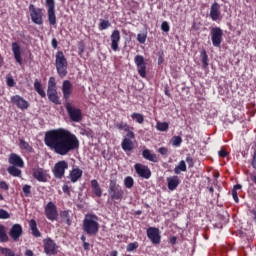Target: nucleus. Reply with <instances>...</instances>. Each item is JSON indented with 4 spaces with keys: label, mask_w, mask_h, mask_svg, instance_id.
I'll return each instance as SVG.
<instances>
[{
    "label": "nucleus",
    "mask_w": 256,
    "mask_h": 256,
    "mask_svg": "<svg viewBox=\"0 0 256 256\" xmlns=\"http://www.w3.org/2000/svg\"><path fill=\"white\" fill-rule=\"evenodd\" d=\"M46 147L57 155H69L71 151L79 149V138L65 128L47 131L44 136Z\"/></svg>",
    "instance_id": "1"
},
{
    "label": "nucleus",
    "mask_w": 256,
    "mask_h": 256,
    "mask_svg": "<svg viewBox=\"0 0 256 256\" xmlns=\"http://www.w3.org/2000/svg\"><path fill=\"white\" fill-rule=\"evenodd\" d=\"M83 231L94 237L99 233V217L95 214H86L83 220Z\"/></svg>",
    "instance_id": "2"
},
{
    "label": "nucleus",
    "mask_w": 256,
    "mask_h": 256,
    "mask_svg": "<svg viewBox=\"0 0 256 256\" xmlns=\"http://www.w3.org/2000/svg\"><path fill=\"white\" fill-rule=\"evenodd\" d=\"M69 66V63L67 62V58L65 57V54L63 51L56 52L55 55V67L56 71L58 73V76L61 77V79L67 77V67Z\"/></svg>",
    "instance_id": "3"
},
{
    "label": "nucleus",
    "mask_w": 256,
    "mask_h": 256,
    "mask_svg": "<svg viewBox=\"0 0 256 256\" xmlns=\"http://www.w3.org/2000/svg\"><path fill=\"white\" fill-rule=\"evenodd\" d=\"M108 194L111 201H123L125 197V190L117 183V179H110Z\"/></svg>",
    "instance_id": "4"
},
{
    "label": "nucleus",
    "mask_w": 256,
    "mask_h": 256,
    "mask_svg": "<svg viewBox=\"0 0 256 256\" xmlns=\"http://www.w3.org/2000/svg\"><path fill=\"white\" fill-rule=\"evenodd\" d=\"M47 97L51 103H54V105H61L59 93L57 92V80L53 76L48 80Z\"/></svg>",
    "instance_id": "5"
},
{
    "label": "nucleus",
    "mask_w": 256,
    "mask_h": 256,
    "mask_svg": "<svg viewBox=\"0 0 256 256\" xmlns=\"http://www.w3.org/2000/svg\"><path fill=\"white\" fill-rule=\"evenodd\" d=\"M65 109L71 121L74 123H80V121H83V112L80 108L73 106L71 102H66Z\"/></svg>",
    "instance_id": "6"
},
{
    "label": "nucleus",
    "mask_w": 256,
    "mask_h": 256,
    "mask_svg": "<svg viewBox=\"0 0 256 256\" xmlns=\"http://www.w3.org/2000/svg\"><path fill=\"white\" fill-rule=\"evenodd\" d=\"M43 8H36L34 4L29 5L30 18L35 25H43Z\"/></svg>",
    "instance_id": "7"
},
{
    "label": "nucleus",
    "mask_w": 256,
    "mask_h": 256,
    "mask_svg": "<svg viewBox=\"0 0 256 256\" xmlns=\"http://www.w3.org/2000/svg\"><path fill=\"white\" fill-rule=\"evenodd\" d=\"M48 23L51 27H57V15L55 14V0H46Z\"/></svg>",
    "instance_id": "8"
},
{
    "label": "nucleus",
    "mask_w": 256,
    "mask_h": 256,
    "mask_svg": "<svg viewBox=\"0 0 256 256\" xmlns=\"http://www.w3.org/2000/svg\"><path fill=\"white\" fill-rule=\"evenodd\" d=\"M69 169V163L65 160L58 161L52 170L55 179H63L65 177V171Z\"/></svg>",
    "instance_id": "9"
},
{
    "label": "nucleus",
    "mask_w": 256,
    "mask_h": 256,
    "mask_svg": "<svg viewBox=\"0 0 256 256\" xmlns=\"http://www.w3.org/2000/svg\"><path fill=\"white\" fill-rule=\"evenodd\" d=\"M210 37L213 47H221V43H223V29L213 27L210 30Z\"/></svg>",
    "instance_id": "10"
},
{
    "label": "nucleus",
    "mask_w": 256,
    "mask_h": 256,
    "mask_svg": "<svg viewBox=\"0 0 256 256\" xmlns=\"http://www.w3.org/2000/svg\"><path fill=\"white\" fill-rule=\"evenodd\" d=\"M44 253L47 255H57L59 253V246L55 240L46 238L43 240Z\"/></svg>",
    "instance_id": "11"
},
{
    "label": "nucleus",
    "mask_w": 256,
    "mask_h": 256,
    "mask_svg": "<svg viewBox=\"0 0 256 256\" xmlns=\"http://www.w3.org/2000/svg\"><path fill=\"white\" fill-rule=\"evenodd\" d=\"M135 65L137 67L138 74L140 77L145 79L147 77V63L142 55H136L134 58Z\"/></svg>",
    "instance_id": "12"
},
{
    "label": "nucleus",
    "mask_w": 256,
    "mask_h": 256,
    "mask_svg": "<svg viewBox=\"0 0 256 256\" xmlns=\"http://www.w3.org/2000/svg\"><path fill=\"white\" fill-rule=\"evenodd\" d=\"M146 235L148 239L153 243V245H159L161 243V231L157 227H149L146 230Z\"/></svg>",
    "instance_id": "13"
},
{
    "label": "nucleus",
    "mask_w": 256,
    "mask_h": 256,
    "mask_svg": "<svg viewBox=\"0 0 256 256\" xmlns=\"http://www.w3.org/2000/svg\"><path fill=\"white\" fill-rule=\"evenodd\" d=\"M45 216L49 221H56L57 217H59V213L57 212V205H55V203H47L45 207Z\"/></svg>",
    "instance_id": "14"
},
{
    "label": "nucleus",
    "mask_w": 256,
    "mask_h": 256,
    "mask_svg": "<svg viewBox=\"0 0 256 256\" xmlns=\"http://www.w3.org/2000/svg\"><path fill=\"white\" fill-rule=\"evenodd\" d=\"M134 169L138 176H140L142 179H151V169H149V166L143 165L141 163H136L134 165Z\"/></svg>",
    "instance_id": "15"
},
{
    "label": "nucleus",
    "mask_w": 256,
    "mask_h": 256,
    "mask_svg": "<svg viewBox=\"0 0 256 256\" xmlns=\"http://www.w3.org/2000/svg\"><path fill=\"white\" fill-rule=\"evenodd\" d=\"M12 105H15L21 111L29 109V102L19 95H14L10 98Z\"/></svg>",
    "instance_id": "16"
},
{
    "label": "nucleus",
    "mask_w": 256,
    "mask_h": 256,
    "mask_svg": "<svg viewBox=\"0 0 256 256\" xmlns=\"http://www.w3.org/2000/svg\"><path fill=\"white\" fill-rule=\"evenodd\" d=\"M114 127L115 129H118V131H124L130 139H135V132L131 130V127L127 122H116L114 123Z\"/></svg>",
    "instance_id": "17"
},
{
    "label": "nucleus",
    "mask_w": 256,
    "mask_h": 256,
    "mask_svg": "<svg viewBox=\"0 0 256 256\" xmlns=\"http://www.w3.org/2000/svg\"><path fill=\"white\" fill-rule=\"evenodd\" d=\"M62 93L64 101H69L71 95H73V84L69 80H64L62 82Z\"/></svg>",
    "instance_id": "18"
},
{
    "label": "nucleus",
    "mask_w": 256,
    "mask_h": 256,
    "mask_svg": "<svg viewBox=\"0 0 256 256\" xmlns=\"http://www.w3.org/2000/svg\"><path fill=\"white\" fill-rule=\"evenodd\" d=\"M111 49L112 51H119V42L121 41V32L119 30H114L110 35Z\"/></svg>",
    "instance_id": "19"
},
{
    "label": "nucleus",
    "mask_w": 256,
    "mask_h": 256,
    "mask_svg": "<svg viewBox=\"0 0 256 256\" xmlns=\"http://www.w3.org/2000/svg\"><path fill=\"white\" fill-rule=\"evenodd\" d=\"M8 163H10L12 167H19L20 169H23V167H25V162L23 161V158L15 153L10 154L8 158Z\"/></svg>",
    "instance_id": "20"
},
{
    "label": "nucleus",
    "mask_w": 256,
    "mask_h": 256,
    "mask_svg": "<svg viewBox=\"0 0 256 256\" xmlns=\"http://www.w3.org/2000/svg\"><path fill=\"white\" fill-rule=\"evenodd\" d=\"M21 235H23V226H21V224L12 225L9 231V236L11 237V239L14 241H19Z\"/></svg>",
    "instance_id": "21"
},
{
    "label": "nucleus",
    "mask_w": 256,
    "mask_h": 256,
    "mask_svg": "<svg viewBox=\"0 0 256 256\" xmlns=\"http://www.w3.org/2000/svg\"><path fill=\"white\" fill-rule=\"evenodd\" d=\"M219 17H221V5L214 2L210 8V18L212 21H219Z\"/></svg>",
    "instance_id": "22"
},
{
    "label": "nucleus",
    "mask_w": 256,
    "mask_h": 256,
    "mask_svg": "<svg viewBox=\"0 0 256 256\" xmlns=\"http://www.w3.org/2000/svg\"><path fill=\"white\" fill-rule=\"evenodd\" d=\"M12 53L18 65H23V58L21 57V46L17 42L12 43Z\"/></svg>",
    "instance_id": "23"
},
{
    "label": "nucleus",
    "mask_w": 256,
    "mask_h": 256,
    "mask_svg": "<svg viewBox=\"0 0 256 256\" xmlns=\"http://www.w3.org/2000/svg\"><path fill=\"white\" fill-rule=\"evenodd\" d=\"M33 177L40 183H47V173L43 168H37L33 170Z\"/></svg>",
    "instance_id": "24"
},
{
    "label": "nucleus",
    "mask_w": 256,
    "mask_h": 256,
    "mask_svg": "<svg viewBox=\"0 0 256 256\" xmlns=\"http://www.w3.org/2000/svg\"><path fill=\"white\" fill-rule=\"evenodd\" d=\"M181 180H179V176L174 175L172 177L167 178V187L169 191H175L179 187Z\"/></svg>",
    "instance_id": "25"
},
{
    "label": "nucleus",
    "mask_w": 256,
    "mask_h": 256,
    "mask_svg": "<svg viewBox=\"0 0 256 256\" xmlns=\"http://www.w3.org/2000/svg\"><path fill=\"white\" fill-rule=\"evenodd\" d=\"M142 157L146 161H150L151 163H159V157H157V154L153 153L149 149H144L142 151Z\"/></svg>",
    "instance_id": "26"
},
{
    "label": "nucleus",
    "mask_w": 256,
    "mask_h": 256,
    "mask_svg": "<svg viewBox=\"0 0 256 256\" xmlns=\"http://www.w3.org/2000/svg\"><path fill=\"white\" fill-rule=\"evenodd\" d=\"M132 139L133 138L128 137L126 134V136L123 138L121 143V147L123 151L127 152V151H133V149H135V144L133 143Z\"/></svg>",
    "instance_id": "27"
},
{
    "label": "nucleus",
    "mask_w": 256,
    "mask_h": 256,
    "mask_svg": "<svg viewBox=\"0 0 256 256\" xmlns=\"http://www.w3.org/2000/svg\"><path fill=\"white\" fill-rule=\"evenodd\" d=\"M83 177V170L80 168H73L69 173V179L71 183H77L79 179Z\"/></svg>",
    "instance_id": "28"
},
{
    "label": "nucleus",
    "mask_w": 256,
    "mask_h": 256,
    "mask_svg": "<svg viewBox=\"0 0 256 256\" xmlns=\"http://www.w3.org/2000/svg\"><path fill=\"white\" fill-rule=\"evenodd\" d=\"M91 188L96 197H101L103 195V190L101 189V186L97 180H91Z\"/></svg>",
    "instance_id": "29"
},
{
    "label": "nucleus",
    "mask_w": 256,
    "mask_h": 256,
    "mask_svg": "<svg viewBox=\"0 0 256 256\" xmlns=\"http://www.w3.org/2000/svg\"><path fill=\"white\" fill-rule=\"evenodd\" d=\"M34 90L36 91V93H38V95L42 97V99H45V97H47V94L43 89V84H41V81H39V79L34 80Z\"/></svg>",
    "instance_id": "30"
},
{
    "label": "nucleus",
    "mask_w": 256,
    "mask_h": 256,
    "mask_svg": "<svg viewBox=\"0 0 256 256\" xmlns=\"http://www.w3.org/2000/svg\"><path fill=\"white\" fill-rule=\"evenodd\" d=\"M29 227L34 237H41V232L39 231V228H37V221H35V219L29 221Z\"/></svg>",
    "instance_id": "31"
},
{
    "label": "nucleus",
    "mask_w": 256,
    "mask_h": 256,
    "mask_svg": "<svg viewBox=\"0 0 256 256\" xmlns=\"http://www.w3.org/2000/svg\"><path fill=\"white\" fill-rule=\"evenodd\" d=\"M187 171V164L184 160H181L178 165L174 168L175 175H181L182 173H185Z\"/></svg>",
    "instance_id": "32"
},
{
    "label": "nucleus",
    "mask_w": 256,
    "mask_h": 256,
    "mask_svg": "<svg viewBox=\"0 0 256 256\" xmlns=\"http://www.w3.org/2000/svg\"><path fill=\"white\" fill-rule=\"evenodd\" d=\"M0 243H9V235L4 225L0 224Z\"/></svg>",
    "instance_id": "33"
},
{
    "label": "nucleus",
    "mask_w": 256,
    "mask_h": 256,
    "mask_svg": "<svg viewBox=\"0 0 256 256\" xmlns=\"http://www.w3.org/2000/svg\"><path fill=\"white\" fill-rule=\"evenodd\" d=\"M200 59L202 61L203 69H207V67H209V56L207 55V51H205V50L201 51Z\"/></svg>",
    "instance_id": "34"
},
{
    "label": "nucleus",
    "mask_w": 256,
    "mask_h": 256,
    "mask_svg": "<svg viewBox=\"0 0 256 256\" xmlns=\"http://www.w3.org/2000/svg\"><path fill=\"white\" fill-rule=\"evenodd\" d=\"M7 171L12 177H21V169L17 168V166H9Z\"/></svg>",
    "instance_id": "35"
},
{
    "label": "nucleus",
    "mask_w": 256,
    "mask_h": 256,
    "mask_svg": "<svg viewBox=\"0 0 256 256\" xmlns=\"http://www.w3.org/2000/svg\"><path fill=\"white\" fill-rule=\"evenodd\" d=\"M19 147L20 149H22L23 151H28V153H31V151H33V147H31L27 141H25L24 139H20L19 140Z\"/></svg>",
    "instance_id": "36"
},
{
    "label": "nucleus",
    "mask_w": 256,
    "mask_h": 256,
    "mask_svg": "<svg viewBox=\"0 0 256 256\" xmlns=\"http://www.w3.org/2000/svg\"><path fill=\"white\" fill-rule=\"evenodd\" d=\"M60 217L66 225H71V216L69 215V210H64L60 213Z\"/></svg>",
    "instance_id": "37"
},
{
    "label": "nucleus",
    "mask_w": 256,
    "mask_h": 256,
    "mask_svg": "<svg viewBox=\"0 0 256 256\" xmlns=\"http://www.w3.org/2000/svg\"><path fill=\"white\" fill-rule=\"evenodd\" d=\"M131 118L140 125L143 124L145 121V117L143 116V114L137 112L132 113Z\"/></svg>",
    "instance_id": "38"
},
{
    "label": "nucleus",
    "mask_w": 256,
    "mask_h": 256,
    "mask_svg": "<svg viewBox=\"0 0 256 256\" xmlns=\"http://www.w3.org/2000/svg\"><path fill=\"white\" fill-rule=\"evenodd\" d=\"M133 185H135V180H133V177L127 176L124 179V187H126V189H131Z\"/></svg>",
    "instance_id": "39"
},
{
    "label": "nucleus",
    "mask_w": 256,
    "mask_h": 256,
    "mask_svg": "<svg viewBox=\"0 0 256 256\" xmlns=\"http://www.w3.org/2000/svg\"><path fill=\"white\" fill-rule=\"evenodd\" d=\"M109 27H111V22H109V20H101L98 25L99 31H105V29H109Z\"/></svg>",
    "instance_id": "40"
},
{
    "label": "nucleus",
    "mask_w": 256,
    "mask_h": 256,
    "mask_svg": "<svg viewBox=\"0 0 256 256\" xmlns=\"http://www.w3.org/2000/svg\"><path fill=\"white\" fill-rule=\"evenodd\" d=\"M156 129H157V131H167L169 129V123L157 122Z\"/></svg>",
    "instance_id": "41"
},
{
    "label": "nucleus",
    "mask_w": 256,
    "mask_h": 256,
    "mask_svg": "<svg viewBox=\"0 0 256 256\" xmlns=\"http://www.w3.org/2000/svg\"><path fill=\"white\" fill-rule=\"evenodd\" d=\"M135 249H139V242H131L126 247L128 253L135 251Z\"/></svg>",
    "instance_id": "42"
},
{
    "label": "nucleus",
    "mask_w": 256,
    "mask_h": 256,
    "mask_svg": "<svg viewBox=\"0 0 256 256\" xmlns=\"http://www.w3.org/2000/svg\"><path fill=\"white\" fill-rule=\"evenodd\" d=\"M171 141L173 147H180L181 143H183V138L181 136H174Z\"/></svg>",
    "instance_id": "43"
},
{
    "label": "nucleus",
    "mask_w": 256,
    "mask_h": 256,
    "mask_svg": "<svg viewBox=\"0 0 256 256\" xmlns=\"http://www.w3.org/2000/svg\"><path fill=\"white\" fill-rule=\"evenodd\" d=\"M137 41H138V43H141V45L145 44V41H147V34L139 33L137 35Z\"/></svg>",
    "instance_id": "44"
},
{
    "label": "nucleus",
    "mask_w": 256,
    "mask_h": 256,
    "mask_svg": "<svg viewBox=\"0 0 256 256\" xmlns=\"http://www.w3.org/2000/svg\"><path fill=\"white\" fill-rule=\"evenodd\" d=\"M22 191L24 193V197H30L31 195V186L30 185H24L22 188Z\"/></svg>",
    "instance_id": "45"
},
{
    "label": "nucleus",
    "mask_w": 256,
    "mask_h": 256,
    "mask_svg": "<svg viewBox=\"0 0 256 256\" xmlns=\"http://www.w3.org/2000/svg\"><path fill=\"white\" fill-rule=\"evenodd\" d=\"M11 214L5 209H0V219H9Z\"/></svg>",
    "instance_id": "46"
},
{
    "label": "nucleus",
    "mask_w": 256,
    "mask_h": 256,
    "mask_svg": "<svg viewBox=\"0 0 256 256\" xmlns=\"http://www.w3.org/2000/svg\"><path fill=\"white\" fill-rule=\"evenodd\" d=\"M186 163L188 164L189 169H193V167H195V160H193V157L189 155L186 157Z\"/></svg>",
    "instance_id": "47"
},
{
    "label": "nucleus",
    "mask_w": 256,
    "mask_h": 256,
    "mask_svg": "<svg viewBox=\"0 0 256 256\" xmlns=\"http://www.w3.org/2000/svg\"><path fill=\"white\" fill-rule=\"evenodd\" d=\"M158 153H160V155L163 157H167V155H169V149L167 147H160L158 149Z\"/></svg>",
    "instance_id": "48"
},
{
    "label": "nucleus",
    "mask_w": 256,
    "mask_h": 256,
    "mask_svg": "<svg viewBox=\"0 0 256 256\" xmlns=\"http://www.w3.org/2000/svg\"><path fill=\"white\" fill-rule=\"evenodd\" d=\"M62 191L63 193H65V195H67L68 197H71V187H69V185L64 184L62 187Z\"/></svg>",
    "instance_id": "49"
},
{
    "label": "nucleus",
    "mask_w": 256,
    "mask_h": 256,
    "mask_svg": "<svg viewBox=\"0 0 256 256\" xmlns=\"http://www.w3.org/2000/svg\"><path fill=\"white\" fill-rule=\"evenodd\" d=\"M161 29L164 31V33H169V30H170L169 22L167 21L162 22Z\"/></svg>",
    "instance_id": "50"
},
{
    "label": "nucleus",
    "mask_w": 256,
    "mask_h": 256,
    "mask_svg": "<svg viewBox=\"0 0 256 256\" xmlns=\"http://www.w3.org/2000/svg\"><path fill=\"white\" fill-rule=\"evenodd\" d=\"M6 85L8 87H15V79H13V77H7L6 78Z\"/></svg>",
    "instance_id": "51"
},
{
    "label": "nucleus",
    "mask_w": 256,
    "mask_h": 256,
    "mask_svg": "<svg viewBox=\"0 0 256 256\" xmlns=\"http://www.w3.org/2000/svg\"><path fill=\"white\" fill-rule=\"evenodd\" d=\"M227 155H229V153L224 148H221V150L218 152V157L225 158Z\"/></svg>",
    "instance_id": "52"
},
{
    "label": "nucleus",
    "mask_w": 256,
    "mask_h": 256,
    "mask_svg": "<svg viewBox=\"0 0 256 256\" xmlns=\"http://www.w3.org/2000/svg\"><path fill=\"white\" fill-rule=\"evenodd\" d=\"M0 189H3L4 191H9V185L5 181H0Z\"/></svg>",
    "instance_id": "53"
},
{
    "label": "nucleus",
    "mask_w": 256,
    "mask_h": 256,
    "mask_svg": "<svg viewBox=\"0 0 256 256\" xmlns=\"http://www.w3.org/2000/svg\"><path fill=\"white\" fill-rule=\"evenodd\" d=\"M251 165H252L253 169H256V148L253 153Z\"/></svg>",
    "instance_id": "54"
},
{
    "label": "nucleus",
    "mask_w": 256,
    "mask_h": 256,
    "mask_svg": "<svg viewBox=\"0 0 256 256\" xmlns=\"http://www.w3.org/2000/svg\"><path fill=\"white\" fill-rule=\"evenodd\" d=\"M232 197L236 203H239V196L237 194V191L232 190Z\"/></svg>",
    "instance_id": "55"
},
{
    "label": "nucleus",
    "mask_w": 256,
    "mask_h": 256,
    "mask_svg": "<svg viewBox=\"0 0 256 256\" xmlns=\"http://www.w3.org/2000/svg\"><path fill=\"white\" fill-rule=\"evenodd\" d=\"M249 179H250V181H252V183H254V185H256V174L250 173Z\"/></svg>",
    "instance_id": "56"
},
{
    "label": "nucleus",
    "mask_w": 256,
    "mask_h": 256,
    "mask_svg": "<svg viewBox=\"0 0 256 256\" xmlns=\"http://www.w3.org/2000/svg\"><path fill=\"white\" fill-rule=\"evenodd\" d=\"M51 45L54 49H57L59 42L55 38H53L51 41Z\"/></svg>",
    "instance_id": "57"
},
{
    "label": "nucleus",
    "mask_w": 256,
    "mask_h": 256,
    "mask_svg": "<svg viewBox=\"0 0 256 256\" xmlns=\"http://www.w3.org/2000/svg\"><path fill=\"white\" fill-rule=\"evenodd\" d=\"M83 248L85 251L91 250L90 244L88 242H83Z\"/></svg>",
    "instance_id": "58"
},
{
    "label": "nucleus",
    "mask_w": 256,
    "mask_h": 256,
    "mask_svg": "<svg viewBox=\"0 0 256 256\" xmlns=\"http://www.w3.org/2000/svg\"><path fill=\"white\" fill-rule=\"evenodd\" d=\"M170 243H171V245H175V243H177V237H175V236L171 237Z\"/></svg>",
    "instance_id": "59"
},
{
    "label": "nucleus",
    "mask_w": 256,
    "mask_h": 256,
    "mask_svg": "<svg viewBox=\"0 0 256 256\" xmlns=\"http://www.w3.org/2000/svg\"><path fill=\"white\" fill-rule=\"evenodd\" d=\"M241 188H242L241 184H236V185H234L232 190L239 191V189H241Z\"/></svg>",
    "instance_id": "60"
},
{
    "label": "nucleus",
    "mask_w": 256,
    "mask_h": 256,
    "mask_svg": "<svg viewBox=\"0 0 256 256\" xmlns=\"http://www.w3.org/2000/svg\"><path fill=\"white\" fill-rule=\"evenodd\" d=\"M25 255L26 256H33L34 254H33L32 250H26Z\"/></svg>",
    "instance_id": "61"
},
{
    "label": "nucleus",
    "mask_w": 256,
    "mask_h": 256,
    "mask_svg": "<svg viewBox=\"0 0 256 256\" xmlns=\"http://www.w3.org/2000/svg\"><path fill=\"white\" fill-rule=\"evenodd\" d=\"M3 64H4V59L0 52V67H3Z\"/></svg>",
    "instance_id": "62"
},
{
    "label": "nucleus",
    "mask_w": 256,
    "mask_h": 256,
    "mask_svg": "<svg viewBox=\"0 0 256 256\" xmlns=\"http://www.w3.org/2000/svg\"><path fill=\"white\" fill-rule=\"evenodd\" d=\"M117 255H119V252H117V250L110 252V256H117Z\"/></svg>",
    "instance_id": "63"
},
{
    "label": "nucleus",
    "mask_w": 256,
    "mask_h": 256,
    "mask_svg": "<svg viewBox=\"0 0 256 256\" xmlns=\"http://www.w3.org/2000/svg\"><path fill=\"white\" fill-rule=\"evenodd\" d=\"M165 95H167V97H171V93L168 88H165Z\"/></svg>",
    "instance_id": "64"
}]
</instances>
